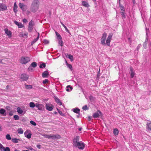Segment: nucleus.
<instances>
[{
	"mask_svg": "<svg viewBox=\"0 0 151 151\" xmlns=\"http://www.w3.org/2000/svg\"><path fill=\"white\" fill-rule=\"evenodd\" d=\"M79 137L77 136L73 140V146L77 147L81 150H83L84 149L85 145L84 143L82 141H79Z\"/></svg>",
	"mask_w": 151,
	"mask_h": 151,
	"instance_id": "1",
	"label": "nucleus"
},
{
	"mask_svg": "<svg viewBox=\"0 0 151 151\" xmlns=\"http://www.w3.org/2000/svg\"><path fill=\"white\" fill-rule=\"evenodd\" d=\"M39 1L38 0H34L31 7V10L32 12H35L38 9Z\"/></svg>",
	"mask_w": 151,
	"mask_h": 151,
	"instance_id": "2",
	"label": "nucleus"
},
{
	"mask_svg": "<svg viewBox=\"0 0 151 151\" xmlns=\"http://www.w3.org/2000/svg\"><path fill=\"white\" fill-rule=\"evenodd\" d=\"M30 61V59L28 57H22L21 58L20 62L22 64H26Z\"/></svg>",
	"mask_w": 151,
	"mask_h": 151,
	"instance_id": "3",
	"label": "nucleus"
},
{
	"mask_svg": "<svg viewBox=\"0 0 151 151\" xmlns=\"http://www.w3.org/2000/svg\"><path fill=\"white\" fill-rule=\"evenodd\" d=\"M107 34L106 32H104L102 35L101 40V43L103 45H106L105 41L106 39Z\"/></svg>",
	"mask_w": 151,
	"mask_h": 151,
	"instance_id": "4",
	"label": "nucleus"
},
{
	"mask_svg": "<svg viewBox=\"0 0 151 151\" xmlns=\"http://www.w3.org/2000/svg\"><path fill=\"white\" fill-rule=\"evenodd\" d=\"M102 113L99 110H98L96 112L94 113L93 115V117L96 118L102 117Z\"/></svg>",
	"mask_w": 151,
	"mask_h": 151,
	"instance_id": "5",
	"label": "nucleus"
},
{
	"mask_svg": "<svg viewBox=\"0 0 151 151\" xmlns=\"http://www.w3.org/2000/svg\"><path fill=\"white\" fill-rule=\"evenodd\" d=\"M34 25V22L32 20H31L29 22L28 28V31L29 32H31L32 31L33 29V26Z\"/></svg>",
	"mask_w": 151,
	"mask_h": 151,
	"instance_id": "6",
	"label": "nucleus"
},
{
	"mask_svg": "<svg viewBox=\"0 0 151 151\" xmlns=\"http://www.w3.org/2000/svg\"><path fill=\"white\" fill-rule=\"evenodd\" d=\"M29 78V76L26 74H22L20 77V79H22L23 81H27Z\"/></svg>",
	"mask_w": 151,
	"mask_h": 151,
	"instance_id": "7",
	"label": "nucleus"
},
{
	"mask_svg": "<svg viewBox=\"0 0 151 151\" xmlns=\"http://www.w3.org/2000/svg\"><path fill=\"white\" fill-rule=\"evenodd\" d=\"M0 150L1 151H10V149L9 147L5 148L0 143Z\"/></svg>",
	"mask_w": 151,
	"mask_h": 151,
	"instance_id": "8",
	"label": "nucleus"
},
{
	"mask_svg": "<svg viewBox=\"0 0 151 151\" xmlns=\"http://www.w3.org/2000/svg\"><path fill=\"white\" fill-rule=\"evenodd\" d=\"M19 6L23 11H25L27 8V6L24 5L23 3H19Z\"/></svg>",
	"mask_w": 151,
	"mask_h": 151,
	"instance_id": "9",
	"label": "nucleus"
},
{
	"mask_svg": "<svg viewBox=\"0 0 151 151\" xmlns=\"http://www.w3.org/2000/svg\"><path fill=\"white\" fill-rule=\"evenodd\" d=\"M7 9V7L5 4L0 3V11L6 10Z\"/></svg>",
	"mask_w": 151,
	"mask_h": 151,
	"instance_id": "10",
	"label": "nucleus"
},
{
	"mask_svg": "<svg viewBox=\"0 0 151 151\" xmlns=\"http://www.w3.org/2000/svg\"><path fill=\"white\" fill-rule=\"evenodd\" d=\"M5 33L9 37V38L11 37L12 32L9 30L7 28H5L4 29Z\"/></svg>",
	"mask_w": 151,
	"mask_h": 151,
	"instance_id": "11",
	"label": "nucleus"
},
{
	"mask_svg": "<svg viewBox=\"0 0 151 151\" xmlns=\"http://www.w3.org/2000/svg\"><path fill=\"white\" fill-rule=\"evenodd\" d=\"M14 22L19 28H22L24 27V25L21 23L19 22L16 21H14Z\"/></svg>",
	"mask_w": 151,
	"mask_h": 151,
	"instance_id": "12",
	"label": "nucleus"
},
{
	"mask_svg": "<svg viewBox=\"0 0 151 151\" xmlns=\"http://www.w3.org/2000/svg\"><path fill=\"white\" fill-rule=\"evenodd\" d=\"M61 138L60 135L58 134H56L55 135L52 134V139H60Z\"/></svg>",
	"mask_w": 151,
	"mask_h": 151,
	"instance_id": "13",
	"label": "nucleus"
},
{
	"mask_svg": "<svg viewBox=\"0 0 151 151\" xmlns=\"http://www.w3.org/2000/svg\"><path fill=\"white\" fill-rule=\"evenodd\" d=\"M130 70L131 71L130 76L131 78H133L134 75H135V73L132 67H130Z\"/></svg>",
	"mask_w": 151,
	"mask_h": 151,
	"instance_id": "14",
	"label": "nucleus"
},
{
	"mask_svg": "<svg viewBox=\"0 0 151 151\" xmlns=\"http://www.w3.org/2000/svg\"><path fill=\"white\" fill-rule=\"evenodd\" d=\"M35 106L39 110H42L43 107V105L41 104H36Z\"/></svg>",
	"mask_w": 151,
	"mask_h": 151,
	"instance_id": "15",
	"label": "nucleus"
},
{
	"mask_svg": "<svg viewBox=\"0 0 151 151\" xmlns=\"http://www.w3.org/2000/svg\"><path fill=\"white\" fill-rule=\"evenodd\" d=\"M82 4L83 6L86 7H88L90 6L89 4L86 1H82Z\"/></svg>",
	"mask_w": 151,
	"mask_h": 151,
	"instance_id": "16",
	"label": "nucleus"
},
{
	"mask_svg": "<svg viewBox=\"0 0 151 151\" xmlns=\"http://www.w3.org/2000/svg\"><path fill=\"white\" fill-rule=\"evenodd\" d=\"M17 112L19 114H21L23 112L24 113H25V111H23V110L21 108L19 107H18L17 108Z\"/></svg>",
	"mask_w": 151,
	"mask_h": 151,
	"instance_id": "17",
	"label": "nucleus"
},
{
	"mask_svg": "<svg viewBox=\"0 0 151 151\" xmlns=\"http://www.w3.org/2000/svg\"><path fill=\"white\" fill-rule=\"evenodd\" d=\"M48 75V73L47 71L44 72L42 74V77L44 78L47 77Z\"/></svg>",
	"mask_w": 151,
	"mask_h": 151,
	"instance_id": "18",
	"label": "nucleus"
},
{
	"mask_svg": "<svg viewBox=\"0 0 151 151\" xmlns=\"http://www.w3.org/2000/svg\"><path fill=\"white\" fill-rule=\"evenodd\" d=\"M147 129L148 130H151V122H148L147 124Z\"/></svg>",
	"mask_w": 151,
	"mask_h": 151,
	"instance_id": "19",
	"label": "nucleus"
},
{
	"mask_svg": "<svg viewBox=\"0 0 151 151\" xmlns=\"http://www.w3.org/2000/svg\"><path fill=\"white\" fill-rule=\"evenodd\" d=\"M17 6L16 4V3H15L14 6L13 11L15 13H16L17 12Z\"/></svg>",
	"mask_w": 151,
	"mask_h": 151,
	"instance_id": "20",
	"label": "nucleus"
},
{
	"mask_svg": "<svg viewBox=\"0 0 151 151\" xmlns=\"http://www.w3.org/2000/svg\"><path fill=\"white\" fill-rule=\"evenodd\" d=\"M46 109L49 111H51L53 109L52 107L50 106L49 105H46Z\"/></svg>",
	"mask_w": 151,
	"mask_h": 151,
	"instance_id": "21",
	"label": "nucleus"
},
{
	"mask_svg": "<svg viewBox=\"0 0 151 151\" xmlns=\"http://www.w3.org/2000/svg\"><path fill=\"white\" fill-rule=\"evenodd\" d=\"M113 133L115 136H117L119 133V131L117 129H115L113 131Z\"/></svg>",
	"mask_w": 151,
	"mask_h": 151,
	"instance_id": "22",
	"label": "nucleus"
},
{
	"mask_svg": "<svg viewBox=\"0 0 151 151\" xmlns=\"http://www.w3.org/2000/svg\"><path fill=\"white\" fill-rule=\"evenodd\" d=\"M25 88L27 89H31L32 88V86L31 85H28L25 84Z\"/></svg>",
	"mask_w": 151,
	"mask_h": 151,
	"instance_id": "23",
	"label": "nucleus"
},
{
	"mask_svg": "<svg viewBox=\"0 0 151 151\" xmlns=\"http://www.w3.org/2000/svg\"><path fill=\"white\" fill-rule=\"evenodd\" d=\"M19 141H20V140L17 138H12V142L14 143L18 142Z\"/></svg>",
	"mask_w": 151,
	"mask_h": 151,
	"instance_id": "24",
	"label": "nucleus"
},
{
	"mask_svg": "<svg viewBox=\"0 0 151 151\" xmlns=\"http://www.w3.org/2000/svg\"><path fill=\"white\" fill-rule=\"evenodd\" d=\"M60 23L62 25V26L63 27L65 28V30L68 33H70V32L68 29H67L66 27L63 23V22H60Z\"/></svg>",
	"mask_w": 151,
	"mask_h": 151,
	"instance_id": "25",
	"label": "nucleus"
},
{
	"mask_svg": "<svg viewBox=\"0 0 151 151\" xmlns=\"http://www.w3.org/2000/svg\"><path fill=\"white\" fill-rule=\"evenodd\" d=\"M55 101L59 105H61L62 104V102H61L60 100L59 99L57 98H56L55 99Z\"/></svg>",
	"mask_w": 151,
	"mask_h": 151,
	"instance_id": "26",
	"label": "nucleus"
},
{
	"mask_svg": "<svg viewBox=\"0 0 151 151\" xmlns=\"http://www.w3.org/2000/svg\"><path fill=\"white\" fill-rule=\"evenodd\" d=\"M30 66L33 68H35L37 66V63L35 62H33L31 64Z\"/></svg>",
	"mask_w": 151,
	"mask_h": 151,
	"instance_id": "27",
	"label": "nucleus"
},
{
	"mask_svg": "<svg viewBox=\"0 0 151 151\" xmlns=\"http://www.w3.org/2000/svg\"><path fill=\"white\" fill-rule=\"evenodd\" d=\"M55 34H56V35L58 38L59 40H61L62 38L60 35V34L58 33L57 32H55Z\"/></svg>",
	"mask_w": 151,
	"mask_h": 151,
	"instance_id": "28",
	"label": "nucleus"
},
{
	"mask_svg": "<svg viewBox=\"0 0 151 151\" xmlns=\"http://www.w3.org/2000/svg\"><path fill=\"white\" fill-rule=\"evenodd\" d=\"M113 35V34L111 33H109L108 35V37L107 39L111 40Z\"/></svg>",
	"mask_w": 151,
	"mask_h": 151,
	"instance_id": "29",
	"label": "nucleus"
},
{
	"mask_svg": "<svg viewBox=\"0 0 151 151\" xmlns=\"http://www.w3.org/2000/svg\"><path fill=\"white\" fill-rule=\"evenodd\" d=\"M17 132L19 134H22L23 133V130L21 128H19L17 130Z\"/></svg>",
	"mask_w": 151,
	"mask_h": 151,
	"instance_id": "30",
	"label": "nucleus"
},
{
	"mask_svg": "<svg viewBox=\"0 0 151 151\" xmlns=\"http://www.w3.org/2000/svg\"><path fill=\"white\" fill-rule=\"evenodd\" d=\"M66 62L67 67L69 68L71 70H72V65L71 64L68 63L66 61Z\"/></svg>",
	"mask_w": 151,
	"mask_h": 151,
	"instance_id": "31",
	"label": "nucleus"
},
{
	"mask_svg": "<svg viewBox=\"0 0 151 151\" xmlns=\"http://www.w3.org/2000/svg\"><path fill=\"white\" fill-rule=\"evenodd\" d=\"M68 58L71 61H72L73 60V56L70 54L68 55Z\"/></svg>",
	"mask_w": 151,
	"mask_h": 151,
	"instance_id": "32",
	"label": "nucleus"
},
{
	"mask_svg": "<svg viewBox=\"0 0 151 151\" xmlns=\"http://www.w3.org/2000/svg\"><path fill=\"white\" fill-rule=\"evenodd\" d=\"M73 111L76 113H79L80 111V110L78 108L75 109H73Z\"/></svg>",
	"mask_w": 151,
	"mask_h": 151,
	"instance_id": "33",
	"label": "nucleus"
},
{
	"mask_svg": "<svg viewBox=\"0 0 151 151\" xmlns=\"http://www.w3.org/2000/svg\"><path fill=\"white\" fill-rule=\"evenodd\" d=\"M119 7L122 11L124 12V11H125L124 7L121 4H119Z\"/></svg>",
	"mask_w": 151,
	"mask_h": 151,
	"instance_id": "34",
	"label": "nucleus"
},
{
	"mask_svg": "<svg viewBox=\"0 0 151 151\" xmlns=\"http://www.w3.org/2000/svg\"><path fill=\"white\" fill-rule=\"evenodd\" d=\"M6 111L5 109H1L0 110V114H3Z\"/></svg>",
	"mask_w": 151,
	"mask_h": 151,
	"instance_id": "35",
	"label": "nucleus"
},
{
	"mask_svg": "<svg viewBox=\"0 0 151 151\" xmlns=\"http://www.w3.org/2000/svg\"><path fill=\"white\" fill-rule=\"evenodd\" d=\"M35 106V104L33 102H30L29 103V106L33 108Z\"/></svg>",
	"mask_w": 151,
	"mask_h": 151,
	"instance_id": "36",
	"label": "nucleus"
},
{
	"mask_svg": "<svg viewBox=\"0 0 151 151\" xmlns=\"http://www.w3.org/2000/svg\"><path fill=\"white\" fill-rule=\"evenodd\" d=\"M66 88H67L66 89V91H70L69 89V88H70V91L72 90V89H73L72 87L70 85H68V86H67V87H66Z\"/></svg>",
	"mask_w": 151,
	"mask_h": 151,
	"instance_id": "37",
	"label": "nucleus"
},
{
	"mask_svg": "<svg viewBox=\"0 0 151 151\" xmlns=\"http://www.w3.org/2000/svg\"><path fill=\"white\" fill-rule=\"evenodd\" d=\"M59 43L61 46H63V42L62 40V39L59 40Z\"/></svg>",
	"mask_w": 151,
	"mask_h": 151,
	"instance_id": "38",
	"label": "nucleus"
},
{
	"mask_svg": "<svg viewBox=\"0 0 151 151\" xmlns=\"http://www.w3.org/2000/svg\"><path fill=\"white\" fill-rule=\"evenodd\" d=\"M38 39V38L37 37L36 39L33 40L31 42V45H32L34 43L36 42Z\"/></svg>",
	"mask_w": 151,
	"mask_h": 151,
	"instance_id": "39",
	"label": "nucleus"
},
{
	"mask_svg": "<svg viewBox=\"0 0 151 151\" xmlns=\"http://www.w3.org/2000/svg\"><path fill=\"white\" fill-rule=\"evenodd\" d=\"M82 109L83 110H86L88 109V107L87 105H85L82 107Z\"/></svg>",
	"mask_w": 151,
	"mask_h": 151,
	"instance_id": "40",
	"label": "nucleus"
},
{
	"mask_svg": "<svg viewBox=\"0 0 151 151\" xmlns=\"http://www.w3.org/2000/svg\"><path fill=\"white\" fill-rule=\"evenodd\" d=\"M110 40L107 39L106 40V44L108 46H110V42H111Z\"/></svg>",
	"mask_w": 151,
	"mask_h": 151,
	"instance_id": "41",
	"label": "nucleus"
},
{
	"mask_svg": "<svg viewBox=\"0 0 151 151\" xmlns=\"http://www.w3.org/2000/svg\"><path fill=\"white\" fill-rule=\"evenodd\" d=\"M14 118L15 120H19V116L17 115H15L14 116Z\"/></svg>",
	"mask_w": 151,
	"mask_h": 151,
	"instance_id": "42",
	"label": "nucleus"
},
{
	"mask_svg": "<svg viewBox=\"0 0 151 151\" xmlns=\"http://www.w3.org/2000/svg\"><path fill=\"white\" fill-rule=\"evenodd\" d=\"M6 138L9 140H10L11 139V137L9 134H7L6 135Z\"/></svg>",
	"mask_w": 151,
	"mask_h": 151,
	"instance_id": "43",
	"label": "nucleus"
},
{
	"mask_svg": "<svg viewBox=\"0 0 151 151\" xmlns=\"http://www.w3.org/2000/svg\"><path fill=\"white\" fill-rule=\"evenodd\" d=\"M46 66V65H45V63H43L42 64L40 65V68H43H43H45Z\"/></svg>",
	"mask_w": 151,
	"mask_h": 151,
	"instance_id": "44",
	"label": "nucleus"
},
{
	"mask_svg": "<svg viewBox=\"0 0 151 151\" xmlns=\"http://www.w3.org/2000/svg\"><path fill=\"white\" fill-rule=\"evenodd\" d=\"M52 134L50 135H46L45 137L48 139L52 138Z\"/></svg>",
	"mask_w": 151,
	"mask_h": 151,
	"instance_id": "45",
	"label": "nucleus"
},
{
	"mask_svg": "<svg viewBox=\"0 0 151 151\" xmlns=\"http://www.w3.org/2000/svg\"><path fill=\"white\" fill-rule=\"evenodd\" d=\"M125 11H122L121 12V14L122 15V17H124V18H125V15L124 14Z\"/></svg>",
	"mask_w": 151,
	"mask_h": 151,
	"instance_id": "46",
	"label": "nucleus"
},
{
	"mask_svg": "<svg viewBox=\"0 0 151 151\" xmlns=\"http://www.w3.org/2000/svg\"><path fill=\"white\" fill-rule=\"evenodd\" d=\"M30 123L32 125L35 126L36 125V123L33 121H30Z\"/></svg>",
	"mask_w": 151,
	"mask_h": 151,
	"instance_id": "47",
	"label": "nucleus"
},
{
	"mask_svg": "<svg viewBox=\"0 0 151 151\" xmlns=\"http://www.w3.org/2000/svg\"><path fill=\"white\" fill-rule=\"evenodd\" d=\"M147 43L146 42H145L143 44V47L145 49H146L147 47Z\"/></svg>",
	"mask_w": 151,
	"mask_h": 151,
	"instance_id": "48",
	"label": "nucleus"
},
{
	"mask_svg": "<svg viewBox=\"0 0 151 151\" xmlns=\"http://www.w3.org/2000/svg\"><path fill=\"white\" fill-rule=\"evenodd\" d=\"M49 81L47 79H45V80L43 81V84H46L47 83H48Z\"/></svg>",
	"mask_w": 151,
	"mask_h": 151,
	"instance_id": "49",
	"label": "nucleus"
},
{
	"mask_svg": "<svg viewBox=\"0 0 151 151\" xmlns=\"http://www.w3.org/2000/svg\"><path fill=\"white\" fill-rule=\"evenodd\" d=\"M19 36L20 37H24V34L22 32H20Z\"/></svg>",
	"mask_w": 151,
	"mask_h": 151,
	"instance_id": "50",
	"label": "nucleus"
},
{
	"mask_svg": "<svg viewBox=\"0 0 151 151\" xmlns=\"http://www.w3.org/2000/svg\"><path fill=\"white\" fill-rule=\"evenodd\" d=\"M44 42L45 44H48L49 43V42L47 40H44Z\"/></svg>",
	"mask_w": 151,
	"mask_h": 151,
	"instance_id": "51",
	"label": "nucleus"
},
{
	"mask_svg": "<svg viewBox=\"0 0 151 151\" xmlns=\"http://www.w3.org/2000/svg\"><path fill=\"white\" fill-rule=\"evenodd\" d=\"M31 134L30 133H29L27 136L26 137L28 139L30 138L31 137Z\"/></svg>",
	"mask_w": 151,
	"mask_h": 151,
	"instance_id": "52",
	"label": "nucleus"
},
{
	"mask_svg": "<svg viewBox=\"0 0 151 151\" xmlns=\"http://www.w3.org/2000/svg\"><path fill=\"white\" fill-rule=\"evenodd\" d=\"M58 111V112L61 115H63V113L62 111H60V110H59L58 109H57Z\"/></svg>",
	"mask_w": 151,
	"mask_h": 151,
	"instance_id": "53",
	"label": "nucleus"
},
{
	"mask_svg": "<svg viewBox=\"0 0 151 151\" xmlns=\"http://www.w3.org/2000/svg\"><path fill=\"white\" fill-rule=\"evenodd\" d=\"M23 21L25 23L27 22V19H23Z\"/></svg>",
	"mask_w": 151,
	"mask_h": 151,
	"instance_id": "54",
	"label": "nucleus"
},
{
	"mask_svg": "<svg viewBox=\"0 0 151 151\" xmlns=\"http://www.w3.org/2000/svg\"><path fill=\"white\" fill-rule=\"evenodd\" d=\"M91 116H88V120L89 121H90L91 119Z\"/></svg>",
	"mask_w": 151,
	"mask_h": 151,
	"instance_id": "55",
	"label": "nucleus"
},
{
	"mask_svg": "<svg viewBox=\"0 0 151 151\" xmlns=\"http://www.w3.org/2000/svg\"><path fill=\"white\" fill-rule=\"evenodd\" d=\"M24 36H26L27 37V36L28 35V33L27 32H25V33H24Z\"/></svg>",
	"mask_w": 151,
	"mask_h": 151,
	"instance_id": "56",
	"label": "nucleus"
},
{
	"mask_svg": "<svg viewBox=\"0 0 151 151\" xmlns=\"http://www.w3.org/2000/svg\"><path fill=\"white\" fill-rule=\"evenodd\" d=\"M37 147L39 149H40L41 147V146L40 145H37Z\"/></svg>",
	"mask_w": 151,
	"mask_h": 151,
	"instance_id": "57",
	"label": "nucleus"
},
{
	"mask_svg": "<svg viewBox=\"0 0 151 151\" xmlns=\"http://www.w3.org/2000/svg\"><path fill=\"white\" fill-rule=\"evenodd\" d=\"M6 109L7 110H10V107L9 106H6Z\"/></svg>",
	"mask_w": 151,
	"mask_h": 151,
	"instance_id": "58",
	"label": "nucleus"
},
{
	"mask_svg": "<svg viewBox=\"0 0 151 151\" xmlns=\"http://www.w3.org/2000/svg\"><path fill=\"white\" fill-rule=\"evenodd\" d=\"M30 12L29 11H27L26 12V13L27 15H29L30 13Z\"/></svg>",
	"mask_w": 151,
	"mask_h": 151,
	"instance_id": "59",
	"label": "nucleus"
},
{
	"mask_svg": "<svg viewBox=\"0 0 151 151\" xmlns=\"http://www.w3.org/2000/svg\"><path fill=\"white\" fill-rule=\"evenodd\" d=\"M123 1V0H119V4H121V1Z\"/></svg>",
	"mask_w": 151,
	"mask_h": 151,
	"instance_id": "60",
	"label": "nucleus"
},
{
	"mask_svg": "<svg viewBox=\"0 0 151 151\" xmlns=\"http://www.w3.org/2000/svg\"><path fill=\"white\" fill-rule=\"evenodd\" d=\"M39 35H40L39 33H38V36H37V38L38 39L39 38Z\"/></svg>",
	"mask_w": 151,
	"mask_h": 151,
	"instance_id": "61",
	"label": "nucleus"
},
{
	"mask_svg": "<svg viewBox=\"0 0 151 151\" xmlns=\"http://www.w3.org/2000/svg\"><path fill=\"white\" fill-rule=\"evenodd\" d=\"M82 129V128H81V127H80L78 128V130L79 131H80Z\"/></svg>",
	"mask_w": 151,
	"mask_h": 151,
	"instance_id": "62",
	"label": "nucleus"
},
{
	"mask_svg": "<svg viewBox=\"0 0 151 151\" xmlns=\"http://www.w3.org/2000/svg\"><path fill=\"white\" fill-rule=\"evenodd\" d=\"M132 1H133V3L134 4H135V0H132Z\"/></svg>",
	"mask_w": 151,
	"mask_h": 151,
	"instance_id": "63",
	"label": "nucleus"
},
{
	"mask_svg": "<svg viewBox=\"0 0 151 151\" xmlns=\"http://www.w3.org/2000/svg\"><path fill=\"white\" fill-rule=\"evenodd\" d=\"M92 98H93L92 96H90V97H89V99H92Z\"/></svg>",
	"mask_w": 151,
	"mask_h": 151,
	"instance_id": "64",
	"label": "nucleus"
}]
</instances>
